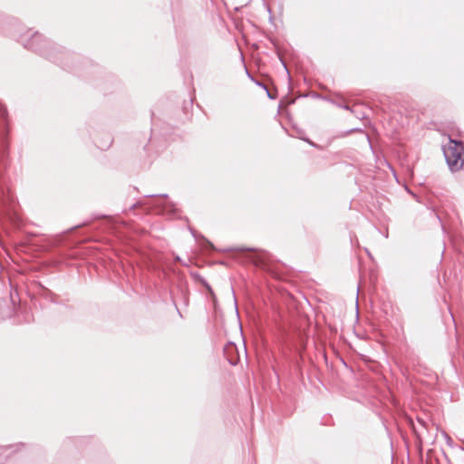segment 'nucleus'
Returning <instances> with one entry per match:
<instances>
[{
  "instance_id": "nucleus-1",
  "label": "nucleus",
  "mask_w": 464,
  "mask_h": 464,
  "mask_svg": "<svg viewBox=\"0 0 464 464\" xmlns=\"http://www.w3.org/2000/svg\"><path fill=\"white\" fill-rule=\"evenodd\" d=\"M444 155L451 170H459L464 166V151L457 142L445 149Z\"/></svg>"
},
{
  "instance_id": "nucleus-2",
  "label": "nucleus",
  "mask_w": 464,
  "mask_h": 464,
  "mask_svg": "<svg viewBox=\"0 0 464 464\" xmlns=\"http://www.w3.org/2000/svg\"><path fill=\"white\" fill-rule=\"evenodd\" d=\"M224 353L230 364L236 365L237 363L239 360V354L237 347L234 343H228L224 348Z\"/></svg>"
},
{
  "instance_id": "nucleus-3",
  "label": "nucleus",
  "mask_w": 464,
  "mask_h": 464,
  "mask_svg": "<svg viewBox=\"0 0 464 464\" xmlns=\"http://www.w3.org/2000/svg\"><path fill=\"white\" fill-rule=\"evenodd\" d=\"M418 421L424 427H426V422L420 419H418Z\"/></svg>"
}]
</instances>
